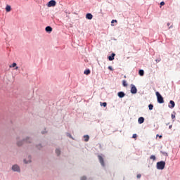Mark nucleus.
I'll use <instances>...</instances> for the list:
<instances>
[{
	"label": "nucleus",
	"instance_id": "f257e3e1",
	"mask_svg": "<svg viewBox=\"0 0 180 180\" xmlns=\"http://www.w3.org/2000/svg\"><path fill=\"white\" fill-rule=\"evenodd\" d=\"M164 168H165V162L160 161L157 163L158 169H164Z\"/></svg>",
	"mask_w": 180,
	"mask_h": 180
},
{
	"label": "nucleus",
	"instance_id": "f03ea898",
	"mask_svg": "<svg viewBox=\"0 0 180 180\" xmlns=\"http://www.w3.org/2000/svg\"><path fill=\"white\" fill-rule=\"evenodd\" d=\"M156 96L158 98V103H164V98H162V96L160 94V92H156Z\"/></svg>",
	"mask_w": 180,
	"mask_h": 180
},
{
	"label": "nucleus",
	"instance_id": "7ed1b4c3",
	"mask_svg": "<svg viewBox=\"0 0 180 180\" xmlns=\"http://www.w3.org/2000/svg\"><path fill=\"white\" fill-rule=\"evenodd\" d=\"M56 2L54 0H51L49 3H48V7L49 8H51V6H56Z\"/></svg>",
	"mask_w": 180,
	"mask_h": 180
},
{
	"label": "nucleus",
	"instance_id": "20e7f679",
	"mask_svg": "<svg viewBox=\"0 0 180 180\" xmlns=\"http://www.w3.org/2000/svg\"><path fill=\"white\" fill-rule=\"evenodd\" d=\"M131 94H137V88L134 84H131Z\"/></svg>",
	"mask_w": 180,
	"mask_h": 180
},
{
	"label": "nucleus",
	"instance_id": "39448f33",
	"mask_svg": "<svg viewBox=\"0 0 180 180\" xmlns=\"http://www.w3.org/2000/svg\"><path fill=\"white\" fill-rule=\"evenodd\" d=\"M98 158L102 167H105V161L103 160V158L101 155H98Z\"/></svg>",
	"mask_w": 180,
	"mask_h": 180
},
{
	"label": "nucleus",
	"instance_id": "423d86ee",
	"mask_svg": "<svg viewBox=\"0 0 180 180\" xmlns=\"http://www.w3.org/2000/svg\"><path fill=\"white\" fill-rule=\"evenodd\" d=\"M12 169H13V171H16L17 172H19L20 171V168L17 165H14L12 167Z\"/></svg>",
	"mask_w": 180,
	"mask_h": 180
},
{
	"label": "nucleus",
	"instance_id": "0eeeda50",
	"mask_svg": "<svg viewBox=\"0 0 180 180\" xmlns=\"http://www.w3.org/2000/svg\"><path fill=\"white\" fill-rule=\"evenodd\" d=\"M169 108H170V109H174V108H175V102H174V101H169Z\"/></svg>",
	"mask_w": 180,
	"mask_h": 180
},
{
	"label": "nucleus",
	"instance_id": "6e6552de",
	"mask_svg": "<svg viewBox=\"0 0 180 180\" xmlns=\"http://www.w3.org/2000/svg\"><path fill=\"white\" fill-rule=\"evenodd\" d=\"M46 32H47L48 33H51V32H53V28L50 26H48L45 28Z\"/></svg>",
	"mask_w": 180,
	"mask_h": 180
},
{
	"label": "nucleus",
	"instance_id": "1a4fd4ad",
	"mask_svg": "<svg viewBox=\"0 0 180 180\" xmlns=\"http://www.w3.org/2000/svg\"><path fill=\"white\" fill-rule=\"evenodd\" d=\"M115 56H116V54L112 53L111 56H108L109 61H113V60H115Z\"/></svg>",
	"mask_w": 180,
	"mask_h": 180
},
{
	"label": "nucleus",
	"instance_id": "9d476101",
	"mask_svg": "<svg viewBox=\"0 0 180 180\" xmlns=\"http://www.w3.org/2000/svg\"><path fill=\"white\" fill-rule=\"evenodd\" d=\"M94 18V15L91 13H87L86 15V19H89V20H91Z\"/></svg>",
	"mask_w": 180,
	"mask_h": 180
},
{
	"label": "nucleus",
	"instance_id": "9b49d317",
	"mask_svg": "<svg viewBox=\"0 0 180 180\" xmlns=\"http://www.w3.org/2000/svg\"><path fill=\"white\" fill-rule=\"evenodd\" d=\"M138 123H139V124H142V123H144V117H140L138 120Z\"/></svg>",
	"mask_w": 180,
	"mask_h": 180
},
{
	"label": "nucleus",
	"instance_id": "f8f14e48",
	"mask_svg": "<svg viewBox=\"0 0 180 180\" xmlns=\"http://www.w3.org/2000/svg\"><path fill=\"white\" fill-rule=\"evenodd\" d=\"M9 67H10V68H15V70H18L19 69V67L16 66V63H13Z\"/></svg>",
	"mask_w": 180,
	"mask_h": 180
},
{
	"label": "nucleus",
	"instance_id": "ddd939ff",
	"mask_svg": "<svg viewBox=\"0 0 180 180\" xmlns=\"http://www.w3.org/2000/svg\"><path fill=\"white\" fill-rule=\"evenodd\" d=\"M117 95H118L119 98H124V96L126 94H124V92L121 91V92H118Z\"/></svg>",
	"mask_w": 180,
	"mask_h": 180
},
{
	"label": "nucleus",
	"instance_id": "4468645a",
	"mask_svg": "<svg viewBox=\"0 0 180 180\" xmlns=\"http://www.w3.org/2000/svg\"><path fill=\"white\" fill-rule=\"evenodd\" d=\"M84 74H85V75H89V74H91V70L89 69L85 70Z\"/></svg>",
	"mask_w": 180,
	"mask_h": 180
},
{
	"label": "nucleus",
	"instance_id": "2eb2a0df",
	"mask_svg": "<svg viewBox=\"0 0 180 180\" xmlns=\"http://www.w3.org/2000/svg\"><path fill=\"white\" fill-rule=\"evenodd\" d=\"M11 6L7 5V6H6V12H11Z\"/></svg>",
	"mask_w": 180,
	"mask_h": 180
},
{
	"label": "nucleus",
	"instance_id": "dca6fc26",
	"mask_svg": "<svg viewBox=\"0 0 180 180\" xmlns=\"http://www.w3.org/2000/svg\"><path fill=\"white\" fill-rule=\"evenodd\" d=\"M139 75H140L141 77H143V76L144 75V70H140L139 71Z\"/></svg>",
	"mask_w": 180,
	"mask_h": 180
},
{
	"label": "nucleus",
	"instance_id": "f3484780",
	"mask_svg": "<svg viewBox=\"0 0 180 180\" xmlns=\"http://www.w3.org/2000/svg\"><path fill=\"white\" fill-rule=\"evenodd\" d=\"M84 137V141H89V136L86 135Z\"/></svg>",
	"mask_w": 180,
	"mask_h": 180
},
{
	"label": "nucleus",
	"instance_id": "a211bd4d",
	"mask_svg": "<svg viewBox=\"0 0 180 180\" xmlns=\"http://www.w3.org/2000/svg\"><path fill=\"white\" fill-rule=\"evenodd\" d=\"M30 158H31L30 156H29V157H28L29 160H27V161L26 160V159H25V160H24L25 164H29V162H31V161H30Z\"/></svg>",
	"mask_w": 180,
	"mask_h": 180
},
{
	"label": "nucleus",
	"instance_id": "6ab92c4d",
	"mask_svg": "<svg viewBox=\"0 0 180 180\" xmlns=\"http://www.w3.org/2000/svg\"><path fill=\"white\" fill-rule=\"evenodd\" d=\"M107 105H108V103H106V102L101 103V106H103L104 108H106Z\"/></svg>",
	"mask_w": 180,
	"mask_h": 180
},
{
	"label": "nucleus",
	"instance_id": "aec40b11",
	"mask_svg": "<svg viewBox=\"0 0 180 180\" xmlns=\"http://www.w3.org/2000/svg\"><path fill=\"white\" fill-rule=\"evenodd\" d=\"M150 160H153V161H155V155H150Z\"/></svg>",
	"mask_w": 180,
	"mask_h": 180
},
{
	"label": "nucleus",
	"instance_id": "412c9836",
	"mask_svg": "<svg viewBox=\"0 0 180 180\" xmlns=\"http://www.w3.org/2000/svg\"><path fill=\"white\" fill-rule=\"evenodd\" d=\"M148 108H149V110H153V108H154V105L153 104H150L148 105Z\"/></svg>",
	"mask_w": 180,
	"mask_h": 180
},
{
	"label": "nucleus",
	"instance_id": "4be33fe9",
	"mask_svg": "<svg viewBox=\"0 0 180 180\" xmlns=\"http://www.w3.org/2000/svg\"><path fill=\"white\" fill-rule=\"evenodd\" d=\"M56 153L57 155H60V154L61 153V151L59 149H56Z\"/></svg>",
	"mask_w": 180,
	"mask_h": 180
},
{
	"label": "nucleus",
	"instance_id": "5701e85b",
	"mask_svg": "<svg viewBox=\"0 0 180 180\" xmlns=\"http://www.w3.org/2000/svg\"><path fill=\"white\" fill-rule=\"evenodd\" d=\"M122 85L123 86H127V83L126 82V80L122 81Z\"/></svg>",
	"mask_w": 180,
	"mask_h": 180
},
{
	"label": "nucleus",
	"instance_id": "b1692460",
	"mask_svg": "<svg viewBox=\"0 0 180 180\" xmlns=\"http://www.w3.org/2000/svg\"><path fill=\"white\" fill-rule=\"evenodd\" d=\"M132 138L133 139H137V134H134L133 136H132Z\"/></svg>",
	"mask_w": 180,
	"mask_h": 180
},
{
	"label": "nucleus",
	"instance_id": "393cba45",
	"mask_svg": "<svg viewBox=\"0 0 180 180\" xmlns=\"http://www.w3.org/2000/svg\"><path fill=\"white\" fill-rule=\"evenodd\" d=\"M165 5V3L164 1L160 2V6H164Z\"/></svg>",
	"mask_w": 180,
	"mask_h": 180
},
{
	"label": "nucleus",
	"instance_id": "a878e982",
	"mask_svg": "<svg viewBox=\"0 0 180 180\" xmlns=\"http://www.w3.org/2000/svg\"><path fill=\"white\" fill-rule=\"evenodd\" d=\"M22 143L20 142H17V146H18V147H20V146H22Z\"/></svg>",
	"mask_w": 180,
	"mask_h": 180
},
{
	"label": "nucleus",
	"instance_id": "bb28decb",
	"mask_svg": "<svg viewBox=\"0 0 180 180\" xmlns=\"http://www.w3.org/2000/svg\"><path fill=\"white\" fill-rule=\"evenodd\" d=\"M108 70H110V71H113V68H112V66H108Z\"/></svg>",
	"mask_w": 180,
	"mask_h": 180
},
{
	"label": "nucleus",
	"instance_id": "cd10ccee",
	"mask_svg": "<svg viewBox=\"0 0 180 180\" xmlns=\"http://www.w3.org/2000/svg\"><path fill=\"white\" fill-rule=\"evenodd\" d=\"M23 141H24L25 143H30V141H27V139L23 140Z\"/></svg>",
	"mask_w": 180,
	"mask_h": 180
},
{
	"label": "nucleus",
	"instance_id": "c85d7f7f",
	"mask_svg": "<svg viewBox=\"0 0 180 180\" xmlns=\"http://www.w3.org/2000/svg\"><path fill=\"white\" fill-rule=\"evenodd\" d=\"M136 178H138V179H139V178H141V174H137Z\"/></svg>",
	"mask_w": 180,
	"mask_h": 180
},
{
	"label": "nucleus",
	"instance_id": "c756f323",
	"mask_svg": "<svg viewBox=\"0 0 180 180\" xmlns=\"http://www.w3.org/2000/svg\"><path fill=\"white\" fill-rule=\"evenodd\" d=\"M81 180H86V176H82V177L81 178Z\"/></svg>",
	"mask_w": 180,
	"mask_h": 180
},
{
	"label": "nucleus",
	"instance_id": "7c9ffc66",
	"mask_svg": "<svg viewBox=\"0 0 180 180\" xmlns=\"http://www.w3.org/2000/svg\"><path fill=\"white\" fill-rule=\"evenodd\" d=\"M115 22H117V20H112L111 21V23H115Z\"/></svg>",
	"mask_w": 180,
	"mask_h": 180
},
{
	"label": "nucleus",
	"instance_id": "2f4dec72",
	"mask_svg": "<svg viewBox=\"0 0 180 180\" xmlns=\"http://www.w3.org/2000/svg\"><path fill=\"white\" fill-rule=\"evenodd\" d=\"M172 119H175V115L172 114Z\"/></svg>",
	"mask_w": 180,
	"mask_h": 180
},
{
	"label": "nucleus",
	"instance_id": "473e14b6",
	"mask_svg": "<svg viewBox=\"0 0 180 180\" xmlns=\"http://www.w3.org/2000/svg\"><path fill=\"white\" fill-rule=\"evenodd\" d=\"M169 129H172V125H169Z\"/></svg>",
	"mask_w": 180,
	"mask_h": 180
},
{
	"label": "nucleus",
	"instance_id": "72a5a7b5",
	"mask_svg": "<svg viewBox=\"0 0 180 180\" xmlns=\"http://www.w3.org/2000/svg\"><path fill=\"white\" fill-rule=\"evenodd\" d=\"M159 139H162V136H159Z\"/></svg>",
	"mask_w": 180,
	"mask_h": 180
},
{
	"label": "nucleus",
	"instance_id": "f704fd0d",
	"mask_svg": "<svg viewBox=\"0 0 180 180\" xmlns=\"http://www.w3.org/2000/svg\"><path fill=\"white\" fill-rule=\"evenodd\" d=\"M167 25V26H169L171 24L169 22H168Z\"/></svg>",
	"mask_w": 180,
	"mask_h": 180
},
{
	"label": "nucleus",
	"instance_id": "c9c22d12",
	"mask_svg": "<svg viewBox=\"0 0 180 180\" xmlns=\"http://www.w3.org/2000/svg\"><path fill=\"white\" fill-rule=\"evenodd\" d=\"M156 63H160V60H156Z\"/></svg>",
	"mask_w": 180,
	"mask_h": 180
}]
</instances>
